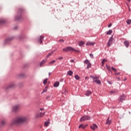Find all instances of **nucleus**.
Listing matches in <instances>:
<instances>
[{"label":"nucleus","instance_id":"nucleus-43","mask_svg":"<svg viewBox=\"0 0 131 131\" xmlns=\"http://www.w3.org/2000/svg\"><path fill=\"white\" fill-rule=\"evenodd\" d=\"M115 93H116V92H115L114 91H111L110 92V94H115Z\"/></svg>","mask_w":131,"mask_h":131},{"label":"nucleus","instance_id":"nucleus-18","mask_svg":"<svg viewBox=\"0 0 131 131\" xmlns=\"http://www.w3.org/2000/svg\"><path fill=\"white\" fill-rule=\"evenodd\" d=\"M91 94H92V91H89V90H87L85 94V95L86 96V97H89L90 96V95H91Z\"/></svg>","mask_w":131,"mask_h":131},{"label":"nucleus","instance_id":"nucleus-47","mask_svg":"<svg viewBox=\"0 0 131 131\" xmlns=\"http://www.w3.org/2000/svg\"><path fill=\"white\" fill-rule=\"evenodd\" d=\"M90 57L91 58H94V54H91L90 55Z\"/></svg>","mask_w":131,"mask_h":131},{"label":"nucleus","instance_id":"nucleus-8","mask_svg":"<svg viewBox=\"0 0 131 131\" xmlns=\"http://www.w3.org/2000/svg\"><path fill=\"white\" fill-rule=\"evenodd\" d=\"M15 88V84L14 83L10 84V85L6 86L5 87V91H9V90H11V89H14Z\"/></svg>","mask_w":131,"mask_h":131},{"label":"nucleus","instance_id":"nucleus-41","mask_svg":"<svg viewBox=\"0 0 131 131\" xmlns=\"http://www.w3.org/2000/svg\"><path fill=\"white\" fill-rule=\"evenodd\" d=\"M112 40H113V37L112 36L111 37H110V39L108 40V41L112 42Z\"/></svg>","mask_w":131,"mask_h":131},{"label":"nucleus","instance_id":"nucleus-23","mask_svg":"<svg viewBox=\"0 0 131 131\" xmlns=\"http://www.w3.org/2000/svg\"><path fill=\"white\" fill-rule=\"evenodd\" d=\"M111 123H112L111 120H109V118H108L106 119V122L105 124H108L109 125L111 124Z\"/></svg>","mask_w":131,"mask_h":131},{"label":"nucleus","instance_id":"nucleus-54","mask_svg":"<svg viewBox=\"0 0 131 131\" xmlns=\"http://www.w3.org/2000/svg\"><path fill=\"white\" fill-rule=\"evenodd\" d=\"M51 74H52V73H50V72H49V76H50V75H51Z\"/></svg>","mask_w":131,"mask_h":131},{"label":"nucleus","instance_id":"nucleus-16","mask_svg":"<svg viewBox=\"0 0 131 131\" xmlns=\"http://www.w3.org/2000/svg\"><path fill=\"white\" fill-rule=\"evenodd\" d=\"M124 45L126 48H128L129 46V42L127 40L124 41Z\"/></svg>","mask_w":131,"mask_h":131},{"label":"nucleus","instance_id":"nucleus-49","mask_svg":"<svg viewBox=\"0 0 131 131\" xmlns=\"http://www.w3.org/2000/svg\"><path fill=\"white\" fill-rule=\"evenodd\" d=\"M63 59V57H60L58 58V60H62Z\"/></svg>","mask_w":131,"mask_h":131},{"label":"nucleus","instance_id":"nucleus-25","mask_svg":"<svg viewBox=\"0 0 131 131\" xmlns=\"http://www.w3.org/2000/svg\"><path fill=\"white\" fill-rule=\"evenodd\" d=\"M78 45H79V47H82V46H83V45H84V41H80L79 42Z\"/></svg>","mask_w":131,"mask_h":131},{"label":"nucleus","instance_id":"nucleus-3","mask_svg":"<svg viewBox=\"0 0 131 131\" xmlns=\"http://www.w3.org/2000/svg\"><path fill=\"white\" fill-rule=\"evenodd\" d=\"M63 52H77V53H79V50H77L74 48H73L72 47L69 46L67 47L66 48H63L62 49Z\"/></svg>","mask_w":131,"mask_h":131},{"label":"nucleus","instance_id":"nucleus-9","mask_svg":"<svg viewBox=\"0 0 131 131\" xmlns=\"http://www.w3.org/2000/svg\"><path fill=\"white\" fill-rule=\"evenodd\" d=\"M119 102H121V103H122L123 101L125 100V95L123 94L122 95H121L118 99Z\"/></svg>","mask_w":131,"mask_h":131},{"label":"nucleus","instance_id":"nucleus-20","mask_svg":"<svg viewBox=\"0 0 131 131\" xmlns=\"http://www.w3.org/2000/svg\"><path fill=\"white\" fill-rule=\"evenodd\" d=\"M90 78H92V79L94 80V79H95V80H98L97 79H99V77L98 76H90Z\"/></svg>","mask_w":131,"mask_h":131},{"label":"nucleus","instance_id":"nucleus-11","mask_svg":"<svg viewBox=\"0 0 131 131\" xmlns=\"http://www.w3.org/2000/svg\"><path fill=\"white\" fill-rule=\"evenodd\" d=\"M17 38H18V39H23V38H25V34L21 33L17 36Z\"/></svg>","mask_w":131,"mask_h":131},{"label":"nucleus","instance_id":"nucleus-13","mask_svg":"<svg viewBox=\"0 0 131 131\" xmlns=\"http://www.w3.org/2000/svg\"><path fill=\"white\" fill-rule=\"evenodd\" d=\"M90 127L91 129H93V130H95L96 128H98V126L96 124H93L90 126Z\"/></svg>","mask_w":131,"mask_h":131},{"label":"nucleus","instance_id":"nucleus-52","mask_svg":"<svg viewBox=\"0 0 131 131\" xmlns=\"http://www.w3.org/2000/svg\"><path fill=\"white\" fill-rule=\"evenodd\" d=\"M90 79V78L88 76L85 77V79Z\"/></svg>","mask_w":131,"mask_h":131},{"label":"nucleus","instance_id":"nucleus-2","mask_svg":"<svg viewBox=\"0 0 131 131\" xmlns=\"http://www.w3.org/2000/svg\"><path fill=\"white\" fill-rule=\"evenodd\" d=\"M23 11H24L23 8H19L18 9L17 14L14 17V19H15V21H19V20H21L22 14L23 13Z\"/></svg>","mask_w":131,"mask_h":131},{"label":"nucleus","instance_id":"nucleus-56","mask_svg":"<svg viewBox=\"0 0 131 131\" xmlns=\"http://www.w3.org/2000/svg\"><path fill=\"white\" fill-rule=\"evenodd\" d=\"M118 80H120V78L118 77Z\"/></svg>","mask_w":131,"mask_h":131},{"label":"nucleus","instance_id":"nucleus-42","mask_svg":"<svg viewBox=\"0 0 131 131\" xmlns=\"http://www.w3.org/2000/svg\"><path fill=\"white\" fill-rule=\"evenodd\" d=\"M112 69L113 70V71H117V70L116 69H115L114 67H112Z\"/></svg>","mask_w":131,"mask_h":131},{"label":"nucleus","instance_id":"nucleus-4","mask_svg":"<svg viewBox=\"0 0 131 131\" xmlns=\"http://www.w3.org/2000/svg\"><path fill=\"white\" fill-rule=\"evenodd\" d=\"M15 37L13 36L8 37H7L5 40V45H10L11 42L13 39H14Z\"/></svg>","mask_w":131,"mask_h":131},{"label":"nucleus","instance_id":"nucleus-5","mask_svg":"<svg viewBox=\"0 0 131 131\" xmlns=\"http://www.w3.org/2000/svg\"><path fill=\"white\" fill-rule=\"evenodd\" d=\"M91 120V116L89 115L82 116L80 119V122H82L83 121H85V120Z\"/></svg>","mask_w":131,"mask_h":131},{"label":"nucleus","instance_id":"nucleus-33","mask_svg":"<svg viewBox=\"0 0 131 131\" xmlns=\"http://www.w3.org/2000/svg\"><path fill=\"white\" fill-rule=\"evenodd\" d=\"M25 76V74H24L23 73L20 74L18 75L19 77H21V78H23V77H24Z\"/></svg>","mask_w":131,"mask_h":131},{"label":"nucleus","instance_id":"nucleus-28","mask_svg":"<svg viewBox=\"0 0 131 131\" xmlns=\"http://www.w3.org/2000/svg\"><path fill=\"white\" fill-rule=\"evenodd\" d=\"M112 32H113V31H112V30H109L107 33L106 34H107V35H110V34H111V33H112Z\"/></svg>","mask_w":131,"mask_h":131},{"label":"nucleus","instance_id":"nucleus-40","mask_svg":"<svg viewBox=\"0 0 131 131\" xmlns=\"http://www.w3.org/2000/svg\"><path fill=\"white\" fill-rule=\"evenodd\" d=\"M112 45V42H111L110 41H108L107 42V47H110Z\"/></svg>","mask_w":131,"mask_h":131},{"label":"nucleus","instance_id":"nucleus-38","mask_svg":"<svg viewBox=\"0 0 131 131\" xmlns=\"http://www.w3.org/2000/svg\"><path fill=\"white\" fill-rule=\"evenodd\" d=\"M56 62V60H53L52 61L49 62V64L51 65V64H54Z\"/></svg>","mask_w":131,"mask_h":131},{"label":"nucleus","instance_id":"nucleus-34","mask_svg":"<svg viewBox=\"0 0 131 131\" xmlns=\"http://www.w3.org/2000/svg\"><path fill=\"white\" fill-rule=\"evenodd\" d=\"M126 23L128 25H130V24H131V19H127L126 20Z\"/></svg>","mask_w":131,"mask_h":131},{"label":"nucleus","instance_id":"nucleus-45","mask_svg":"<svg viewBox=\"0 0 131 131\" xmlns=\"http://www.w3.org/2000/svg\"><path fill=\"white\" fill-rule=\"evenodd\" d=\"M111 26H112V23H110V24L107 26V27L109 28L111 27Z\"/></svg>","mask_w":131,"mask_h":131},{"label":"nucleus","instance_id":"nucleus-30","mask_svg":"<svg viewBox=\"0 0 131 131\" xmlns=\"http://www.w3.org/2000/svg\"><path fill=\"white\" fill-rule=\"evenodd\" d=\"M48 90V86H46L44 89L43 90V91L42 92L41 94H43V93H46Z\"/></svg>","mask_w":131,"mask_h":131},{"label":"nucleus","instance_id":"nucleus-39","mask_svg":"<svg viewBox=\"0 0 131 131\" xmlns=\"http://www.w3.org/2000/svg\"><path fill=\"white\" fill-rule=\"evenodd\" d=\"M49 123H50V122H49V121H47V122H45V126H48Z\"/></svg>","mask_w":131,"mask_h":131},{"label":"nucleus","instance_id":"nucleus-44","mask_svg":"<svg viewBox=\"0 0 131 131\" xmlns=\"http://www.w3.org/2000/svg\"><path fill=\"white\" fill-rule=\"evenodd\" d=\"M50 99H51L50 96H48L46 97V100H50Z\"/></svg>","mask_w":131,"mask_h":131},{"label":"nucleus","instance_id":"nucleus-14","mask_svg":"<svg viewBox=\"0 0 131 131\" xmlns=\"http://www.w3.org/2000/svg\"><path fill=\"white\" fill-rule=\"evenodd\" d=\"M44 36H40L39 38L38 39V41H39L40 42V43H42V40L44 38Z\"/></svg>","mask_w":131,"mask_h":131},{"label":"nucleus","instance_id":"nucleus-10","mask_svg":"<svg viewBox=\"0 0 131 131\" xmlns=\"http://www.w3.org/2000/svg\"><path fill=\"white\" fill-rule=\"evenodd\" d=\"M45 114H46V113L45 112H43V113L40 112L39 114H37L36 115V118H40L42 117V116H43V115H45Z\"/></svg>","mask_w":131,"mask_h":131},{"label":"nucleus","instance_id":"nucleus-35","mask_svg":"<svg viewBox=\"0 0 131 131\" xmlns=\"http://www.w3.org/2000/svg\"><path fill=\"white\" fill-rule=\"evenodd\" d=\"M47 82H48V78H46V79H44V80L43 81V84H47Z\"/></svg>","mask_w":131,"mask_h":131},{"label":"nucleus","instance_id":"nucleus-53","mask_svg":"<svg viewBox=\"0 0 131 131\" xmlns=\"http://www.w3.org/2000/svg\"><path fill=\"white\" fill-rule=\"evenodd\" d=\"M107 82H108V83H109V84H112L111 82L107 81Z\"/></svg>","mask_w":131,"mask_h":131},{"label":"nucleus","instance_id":"nucleus-32","mask_svg":"<svg viewBox=\"0 0 131 131\" xmlns=\"http://www.w3.org/2000/svg\"><path fill=\"white\" fill-rule=\"evenodd\" d=\"M91 67H92V63H91V62L87 64V67H86L87 69H89V68H91Z\"/></svg>","mask_w":131,"mask_h":131},{"label":"nucleus","instance_id":"nucleus-55","mask_svg":"<svg viewBox=\"0 0 131 131\" xmlns=\"http://www.w3.org/2000/svg\"><path fill=\"white\" fill-rule=\"evenodd\" d=\"M40 110H45V108H41L40 109Z\"/></svg>","mask_w":131,"mask_h":131},{"label":"nucleus","instance_id":"nucleus-15","mask_svg":"<svg viewBox=\"0 0 131 131\" xmlns=\"http://www.w3.org/2000/svg\"><path fill=\"white\" fill-rule=\"evenodd\" d=\"M94 45H95V42L88 41L86 43V46H94Z\"/></svg>","mask_w":131,"mask_h":131},{"label":"nucleus","instance_id":"nucleus-37","mask_svg":"<svg viewBox=\"0 0 131 131\" xmlns=\"http://www.w3.org/2000/svg\"><path fill=\"white\" fill-rule=\"evenodd\" d=\"M18 27H18V26H15V27H14L13 28V30H17L18 29Z\"/></svg>","mask_w":131,"mask_h":131},{"label":"nucleus","instance_id":"nucleus-27","mask_svg":"<svg viewBox=\"0 0 131 131\" xmlns=\"http://www.w3.org/2000/svg\"><path fill=\"white\" fill-rule=\"evenodd\" d=\"M105 62H107V59H102V60L101 61V64H102V66H103V65H104V64H105Z\"/></svg>","mask_w":131,"mask_h":131},{"label":"nucleus","instance_id":"nucleus-46","mask_svg":"<svg viewBox=\"0 0 131 131\" xmlns=\"http://www.w3.org/2000/svg\"><path fill=\"white\" fill-rule=\"evenodd\" d=\"M62 42H64V39H60V40H59V42H62Z\"/></svg>","mask_w":131,"mask_h":131},{"label":"nucleus","instance_id":"nucleus-51","mask_svg":"<svg viewBox=\"0 0 131 131\" xmlns=\"http://www.w3.org/2000/svg\"><path fill=\"white\" fill-rule=\"evenodd\" d=\"M60 81L63 82L64 81V79H60Z\"/></svg>","mask_w":131,"mask_h":131},{"label":"nucleus","instance_id":"nucleus-29","mask_svg":"<svg viewBox=\"0 0 131 131\" xmlns=\"http://www.w3.org/2000/svg\"><path fill=\"white\" fill-rule=\"evenodd\" d=\"M53 53H54V51H52V52L49 53L46 56V58H49V57H50V56H52V55H53Z\"/></svg>","mask_w":131,"mask_h":131},{"label":"nucleus","instance_id":"nucleus-6","mask_svg":"<svg viewBox=\"0 0 131 131\" xmlns=\"http://www.w3.org/2000/svg\"><path fill=\"white\" fill-rule=\"evenodd\" d=\"M20 108H21V105H20L19 104H17L16 105H14L12 107V112H18V111L20 110Z\"/></svg>","mask_w":131,"mask_h":131},{"label":"nucleus","instance_id":"nucleus-17","mask_svg":"<svg viewBox=\"0 0 131 131\" xmlns=\"http://www.w3.org/2000/svg\"><path fill=\"white\" fill-rule=\"evenodd\" d=\"M59 85L60 83L59 82V81H56L54 83L53 86L54 88H58V86H59Z\"/></svg>","mask_w":131,"mask_h":131},{"label":"nucleus","instance_id":"nucleus-50","mask_svg":"<svg viewBox=\"0 0 131 131\" xmlns=\"http://www.w3.org/2000/svg\"><path fill=\"white\" fill-rule=\"evenodd\" d=\"M70 62H71V63H74V60L71 59V60H70Z\"/></svg>","mask_w":131,"mask_h":131},{"label":"nucleus","instance_id":"nucleus-59","mask_svg":"<svg viewBox=\"0 0 131 131\" xmlns=\"http://www.w3.org/2000/svg\"><path fill=\"white\" fill-rule=\"evenodd\" d=\"M62 105H64V103H63Z\"/></svg>","mask_w":131,"mask_h":131},{"label":"nucleus","instance_id":"nucleus-7","mask_svg":"<svg viewBox=\"0 0 131 131\" xmlns=\"http://www.w3.org/2000/svg\"><path fill=\"white\" fill-rule=\"evenodd\" d=\"M7 125V122L6 120H1L0 121V128H4Z\"/></svg>","mask_w":131,"mask_h":131},{"label":"nucleus","instance_id":"nucleus-48","mask_svg":"<svg viewBox=\"0 0 131 131\" xmlns=\"http://www.w3.org/2000/svg\"><path fill=\"white\" fill-rule=\"evenodd\" d=\"M120 74V73H115V75H119Z\"/></svg>","mask_w":131,"mask_h":131},{"label":"nucleus","instance_id":"nucleus-26","mask_svg":"<svg viewBox=\"0 0 131 131\" xmlns=\"http://www.w3.org/2000/svg\"><path fill=\"white\" fill-rule=\"evenodd\" d=\"M45 63H46V60L43 59L40 63V67H41V66H42Z\"/></svg>","mask_w":131,"mask_h":131},{"label":"nucleus","instance_id":"nucleus-36","mask_svg":"<svg viewBox=\"0 0 131 131\" xmlns=\"http://www.w3.org/2000/svg\"><path fill=\"white\" fill-rule=\"evenodd\" d=\"M84 64H89L90 62V60H89V59H86V60L84 61Z\"/></svg>","mask_w":131,"mask_h":131},{"label":"nucleus","instance_id":"nucleus-57","mask_svg":"<svg viewBox=\"0 0 131 131\" xmlns=\"http://www.w3.org/2000/svg\"><path fill=\"white\" fill-rule=\"evenodd\" d=\"M128 10H129V12H130V8H128Z\"/></svg>","mask_w":131,"mask_h":131},{"label":"nucleus","instance_id":"nucleus-31","mask_svg":"<svg viewBox=\"0 0 131 131\" xmlns=\"http://www.w3.org/2000/svg\"><path fill=\"white\" fill-rule=\"evenodd\" d=\"M75 78L76 79V80H79V79H80V77L78 75H76L75 76Z\"/></svg>","mask_w":131,"mask_h":131},{"label":"nucleus","instance_id":"nucleus-22","mask_svg":"<svg viewBox=\"0 0 131 131\" xmlns=\"http://www.w3.org/2000/svg\"><path fill=\"white\" fill-rule=\"evenodd\" d=\"M93 82H96L97 84L101 85V81L100 80H94Z\"/></svg>","mask_w":131,"mask_h":131},{"label":"nucleus","instance_id":"nucleus-58","mask_svg":"<svg viewBox=\"0 0 131 131\" xmlns=\"http://www.w3.org/2000/svg\"><path fill=\"white\" fill-rule=\"evenodd\" d=\"M124 80H126V79H124Z\"/></svg>","mask_w":131,"mask_h":131},{"label":"nucleus","instance_id":"nucleus-19","mask_svg":"<svg viewBox=\"0 0 131 131\" xmlns=\"http://www.w3.org/2000/svg\"><path fill=\"white\" fill-rule=\"evenodd\" d=\"M106 68V69L110 71V72H111V73H112V71H111V67H110V66H107V64L105 65Z\"/></svg>","mask_w":131,"mask_h":131},{"label":"nucleus","instance_id":"nucleus-1","mask_svg":"<svg viewBox=\"0 0 131 131\" xmlns=\"http://www.w3.org/2000/svg\"><path fill=\"white\" fill-rule=\"evenodd\" d=\"M26 121H27V118L26 117H18L13 121H11L10 125L12 126L13 125L18 126L19 125H21V124H23V123H24V122H26Z\"/></svg>","mask_w":131,"mask_h":131},{"label":"nucleus","instance_id":"nucleus-12","mask_svg":"<svg viewBox=\"0 0 131 131\" xmlns=\"http://www.w3.org/2000/svg\"><path fill=\"white\" fill-rule=\"evenodd\" d=\"M7 22V19L6 18H1L0 19V26L4 25L5 23Z\"/></svg>","mask_w":131,"mask_h":131},{"label":"nucleus","instance_id":"nucleus-24","mask_svg":"<svg viewBox=\"0 0 131 131\" xmlns=\"http://www.w3.org/2000/svg\"><path fill=\"white\" fill-rule=\"evenodd\" d=\"M68 75H69V76H71L72 74H73V72L72 71H69L67 72Z\"/></svg>","mask_w":131,"mask_h":131},{"label":"nucleus","instance_id":"nucleus-21","mask_svg":"<svg viewBox=\"0 0 131 131\" xmlns=\"http://www.w3.org/2000/svg\"><path fill=\"white\" fill-rule=\"evenodd\" d=\"M86 126H88V125H85L83 126V124H81L79 126V128H83V129H84L85 127H86Z\"/></svg>","mask_w":131,"mask_h":131}]
</instances>
